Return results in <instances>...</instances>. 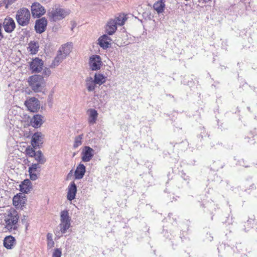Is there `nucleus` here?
Wrapping results in <instances>:
<instances>
[{"label":"nucleus","mask_w":257,"mask_h":257,"mask_svg":"<svg viewBox=\"0 0 257 257\" xmlns=\"http://www.w3.org/2000/svg\"><path fill=\"white\" fill-rule=\"evenodd\" d=\"M71 218L69 215L68 211L63 210L60 213V223L59 225L61 234L65 233L71 226Z\"/></svg>","instance_id":"5"},{"label":"nucleus","mask_w":257,"mask_h":257,"mask_svg":"<svg viewBox=\"0 0 257 257\" xmlns=\"http://www.w3.org/2000/svg\"><path fill=\"white\" fill-rule=\"evenodd\" d=\"M35 148H32L30 146H29L26 149L25 153L26 155L30 157H33L36 153V152L34 150Z\"/></svg>","instance_id":"33"},{"label":"nucleus","mask_w":257,"mask_h":257,"mask_svg":"<svg viewBox=\"0 0 257 257\" xmlns=\"http://www.w3.org/2000/svg\"><path fill=\"white\" fill-rule=\"evenodd\" d=\"M83 135H80L75 138L74 142L73 144V148L76 149L79 146H81L82 144V140L83 139Z\"/></svg>","instance_id":"32"},{"label":"nucleus","mask_w":257,"mask_h":257,"mask_svg":"<svg viewBox=\"0 0 257 257\" xmlns=\"http://www.w3.org/2000/svg\"><path fill=\"white\" fill-rule=\"evenodd\" d=\"M19 216L18 211L11 208L4 214L5 228L10 232L16 231L19 227Z\"/></svg>","instance_id":"1"},{"label":"nucleus","mask_w":257,"mask_h":257,"mask_svg":"<svg viewBox=\"0 0 257 257\" xmlns=\"http://www.w3.org/2000/svg\"><path fill=\"white\" fill-rule=\"evenodd\" d=\"M26 197L18 195H15L13 199V205L17 208H22L26 204Z\"/></svg>","instance_id":"17"},{"label":"nucleus","mask_w":257,"mask_h":257,"mask_svg":"<svg viewBox=\"0 0 257 257\" xmlns=\"http://www.w3.org/2000/svg\"><path fill=\"white\" fill-rule=\"evenodd\" d=\"M211 0H199V2L200 3H206L208 2L209 1H210Z\"/></svg>","instance_id":"39"},{"label":"nucleus","mask_w":257,"mask_h":257,"mask_svg":"<svg viewBox=\"0 0 257 257\" xmlns=\"http://www.w3.org/2000/svg\"><path fill=\"white\" fill-rule=\"evenodd\" d=\"M2 25L5 31L8 33H12L16 27L15 21L9 16H7L5 18Z\"/></svg>","instance_id":"8"},{"label":"nucleus","mask_w":257,"mask_h":257,"mask_svg":"<svg viewBox=\"0 0 257 257\" xmlns=\"http://www.w3.org/2000/svg\"><path fill=\"white\" fill-rule=\"evenodd\" d=\"M165 7V5L163 0L157 1L153 5L154 10L157 12L158 14L162 13L164 10Z\"/></svg>","instance_id":"28"},{"label":"nucleus","mask_w":257,"mask_h":257,"mask_svg":"<svg viewBox=\"0 0 257 257\" xmlns=\"http://www.w3.org/2000/svg\"><path fill=\"white\" fill-rule=\"evenodd\" d=\"M51 74V71L48 68H45L43 71V75L44 76L48 77Z\"/></svg>","instance_id":"36"},{"label":"nucleus","mask_w":257,"mask_h":257,"mask_svg":"<svg viewBox=\"0 0 257 257\" xmlns=\"http://www.w3.org/2000/svg\"><path fill=\"white\" fill-rule=\"evenodd\" d=\"M94 154V151L93 149L89 146H85L81 152L82 161L84 162H88L90 161Z\"/></svg>","instance_id":"11"},{"label":"nucleus","mask_w":257,"mask_h":257,"mask_svg":"<svg viewBox=\"0 0 257 257\" xmlns=\"http://www.w3.org/2000/svg\"><path fill=\"white\" fill-rule=\"evenodd\" d=\"M25 104L28 110L32 112L37 111L40 107L39 100L35 97H31L27 100Z\"/></svg>","instance_id":"9"},{"label":"nucleus","mask_w":257,"mask_h":257,"mask_svg":"<svg viewBox=\"0 0 257 257\" xmlns=\"http://www.w3.org/2000/svg\"><path fill=\"white\" fill-rule=\"evenodd\" d=\"M88 64L91 70L97 71L100 69L103 63L100 56L93 55L89 58Z\"/></svg>","instance_id":"6"},{"label":"nucleus","mask_w":257,"mask_h":257,"mask_svg":"<svg viewBox=\"0 0 257 257\" xmlns=\"http://www.w3.org/2000/svg\"><path fill=\"white\" fill-rule=\"evenodd\" d=\"M50 245H51V246H53V245H52V242H51V241H49V242H48V246H50Z\"/></svg>","instance_id":"41"},{"label":"nucleus","mask_w":257,"mask_h":257,"mask_svg":"<svg viewBox=\"0 0 257 257\" xmlns=\"http://www.w3.org/2000/svg\"><path fill=\"white\" fill-rule=\"evenodd\" d=\"M40 168V166L38 164H32V165L29 168V173L31 180L35 181L38 179L37 174L36 172L38 169Z\"/></svg>","instance_id":"21"},{"label":"nucleus","mask_w":257,"mask_h":257,"mask_svg":"<svg viewBox=\"0 0 257 257\" xmlns=\"http://www.w3.org/2000/svg\"><path fill=\"white\" fill-rule=\"evenodd\" d=\"M32 16L35 18H39L45 13V8L38 3H34L31 6Z\"/></svg>","instance_id":"10"},{"label":"nucleus","mask_w":257,"mask_h":257,"mask_svg":"<svg viewBox=\"0 0 257 257\" xmlns=\"http://www.w3.org/2000/svg\"><path fill=\"white\" fill-rule=\"evenodd\" d=\"M86 172L85 166L81 163H80L76 168L74 172V177L75 179H82Z\"/></svg>","instance_id":"20"},{"label":"nucleus","mask_w":257,"mask_h":257,"mask_svg":"<svg viewBox=\"0 0 257 257\" xmlns=\"http://www.w3.org/2000/svg\"><path fill=\"white\" fill-rule=\"evenodd\" d=\"M105 29L106 33L109 35H112L117 30V26L112 19H109L107 22Z\"/></svg>","instance_id":"18"},{"label":"nucleus","mask_w":257,"mask_h":257,"mask_svg":"<svg viewBox=\"0 0 257 257\" xmlns=\"http://www.w3.org/2000/svg\"><path fill=\"white\" fill-rule=\"evenodd\" d=\"M111 41V39L107 35L105 34L99 38L98 39V44L100 47L105 49L109 47Z\"/></svg>","instance_id":"15"},{"label":"nucleus","mask_w":257,"mask_h":257,"mask_svg":"<svg viewBox=\"0 0 257 257\" xmlns=\"http://www.w3.org/2000/svg\"><path fill=\"white\" fill-rule=\"evenodd\" d=\"M17 0H3V3L5 5V8L8 9L9 6L15 3Z\"/></svg>","instance_id":"35"},{"label":"nucleus","mask_w":257,"mask_h":257,"mask_svg":"<svg viewBox=\"0 0 257 257\" xmlns=\"http://www.w3.org/2000/svg\"><path fill=\"white\" fill-rule=\"evenodd\" d=\"M72 170H71L70 172L69 173L68 175L70 174V173H72Z\"/></svg>","instance_id":"43"},{"label":"nucleus","mask_w":257,"mask_h":257,"mask_svg":"<svg viewBox=\"0 0 257 257\" xmlns=\"http://www.w3.org/2000/svg\"><path fill=\"white\" fill-rule=\"evenodd\" d=\"M15 244L16 239L11 235L6 237L4 240V245L7 249L13 248Z\"/></svg>","instance_id":"23"},{"label":"nucleus","mask_w":257,"mask_h":257,"mask_svg":"<svg viewBox=\"0 0 257 257\" xmlns=\"http://www.w3.org/2000/svg\"><path fill=\"white\" fill-rule=\"evenodd\" d=\"M35 160L37 162V164L43 165L46 162V159L44 156L41 151H38L33 157Z\"/></svg>","instance_id":"26"},{"label":"nucleus","mask_w":257,"mask_h":257,"mask_svg":"<svg viewBox=\"0 0 257 257\" xmlns=\"http://www.w3.org/2000/svg\"><path fill=\"white\" fill-rule=\"evenodd\" d=\"M30 18V12L26 8H21L17 12L16 21L18 24L22 27L27 26L29 24Z\"/></svg>","instance_id":"4"},{"label":"nucleus","mask_w":257,"mask_h":257,"mask_svg":"<svg viewBox=\"0 0 257 257\" xmlns=\"http://www.w3.org/2000/svg\"><path fill=\"white\" fill-rule=\"evenodd\" d=\"M44 63L39 58H35L30 63V70L32 73H38L43 69Z\"/></svg>","instance_id":"7"},{"label":"nucleus","mask_w":257,"mask_h":257,"mask_svg":"<svg viewBox=\"0 0 257 257\" xmlns=\"http://www.w3.org/2000/svg\"><path fill=\"white\" fill-rule=\"evenodd\" d=\"M65 58H66L63 56L62 54L58 52L57 56L55 57L51 64V67L55 68L56 66H58Z\"/></svg>","instance_id":"27"},{"label":"nucleus","mask_w":257,"mask_h":257,"mask_svg":"<svg viewBox=\"0 0 257 257\" xmlns=\"http://www.w3.org/2000/svg\"><path fill=\"white\" fill-rule=\"evenodd\" d=\"M48 21L45 17L37 20L35 22V30L37 33L41 34L45 31Z\"/></svg>","instance_id":"12"},{"label":"nucleus","mask_w":257,"mask_h":257,"mask_svg":"<svg viewBox=\"0 0 257 257\" xmlns=\"http://www.w3.org/2000/svg\"><path fill=\"white\" fill-rule=\"evenodd\" d=\"M43 135L41 132L35 133L32 138V145L35 148L43 143Z\"/></svg>","instance_id":"19"},{"label":"nucleus","mask_w":257,"mask_h":257,"mask_svg":"<svg viewBox=\"0 0 257 257\" xmlns=\"http://www.w3.org/2000/svg\"><path fill=\"white\" fill-rule=\"evenodd\" d=\"M50 1L51 0H40V1L44 4H47L50 2Z\"/></svg>","instance_id":"40"},{"label":"nucleus","mask_w":257,"mask_h":257,"mask_svg":"<svg viewBox=\"0 0 257 257\" xmlns=\"http://www.w3.org/2000/svg\"><path fill=\"white\" fill-rule=\"evenodd\" d=\"M47 238L48 241L52 242V245H53L54 243L52 238V234L50 233H48L47 235Z\"/></svg>","instance_id":"37"},{"label":"nucleus","mask_w":257,"mask_h":257,"mask_svg":"<svg viewBox=\"0 0 257 257\" xmlns=\"http://www.w3.org/2000/svg\"><path fill=\"white\" fill-rule=\"evenodd\" d=\"M96 84H97L91 77H89L86 78V87L88 91L91 92L94 91L96 88Z\"/></svg>","instance_id":"24"},{"label":"nucleus","mask_w":257,"mask_h":257,"mask_svg":"<svg viewBox=\"0 0 257 257\" xmlns=\"http://www.w3.org/2000/svg\"><path fill=\"white\" fill-rule=\"evenodd\" d=\"M72 48V43H68L62 46L61 49L58 51V53L62 54L66 58L71 52Z\"/></svg>","instance_id":"22"},{"label":"nucleus","mask_w":257,"mask_h":257,"mask_svg":"<svg viewBox=\"0 0 257 257\" xmlns=\"http://www.w3.org/2000/svg\"><path fill=\"white\" fill-rule=\"evenodd\" d=\"M70 13L69 10L55 5L48 10L47 17L50 22H56L65 19Z\"/></svg>","instance_id":"2"},{"label":"nucleus","mask_w":257,"mask_h":257,"mask_svg":"<svg viewBox=\"0 0 257 257\" xmlns=\"http://www.w3.org/2000/svg\"><path fill=\"white\" fill-rule=\"evenodd\" d=\"M86 113L88 115V122L90 125H93L96 123L98 113L96 110L93 108H89Z\"/></svg>","instance_id":"13"},{"label":"nucleus","mask_w":257,"mask_h":257,"mask_svg":"<svg viewBox=\"0 0 257 257\" xmlns=\"http://www.w3.org/2000/svg\"><path fill=\"white\" fill-rule=\"evenodd\" d=\"M44 117L40 114H35L31 119V125L35 128L40 127L44 123Z\"/></svg>","instance_id":"16"},{"label":"nucleus","mask_w":257,"mask_h":257,"mask_svg":"<svg viewBox=\"0 0 257 257\" xmlns=\"http://www.w3.org/2000/svg\"><path fill=\"white\" fill-rule=\"evenodd\" d=\"M106 80V77L103 74L100 73L95 74L94 80L97 84L100 85L105 83Z\"/></svg>","instance_id":"29"},{"label":"nucleus","mask_w":257,"mask_h":257,"mask_svg":"<svg viewBox=\"0 0 257 257\" xmlns=\"http://www.w3.org/2000/svg\"><path fill=\"white\" fill-rule=\"evenodd\" d=\"M2 23H0V42L4 38V35L2 32Z\"/></svg>","instance_id":"38"},{"label":"nucleus","mask_w":257,"mask_h":257,"mask_svg":"<svg viewBox=\"0 0 257 257\" xmlns=\"http://www.w3.org/2000/svg\"><path fill=\"white\" fill-rule=\"evenodd\" d=\"M4 5H5V4H4L3 3V1L0 3V7L4 6Z\"/></svg>","instance_id":"42"},{"label":"nucleus","mask_w":257,"mask_h":257,"mask_svg":"<svg viewBox=\"0 0 257 257\" xmlns=\"http://www.w3.org/2000/svg\"><path fill=\"white\" fill-rule=\"evenodd\" d=\"M28 45V49L31 54H36L38 52L39 48L38 42L31 41Z\"/></svg>","instance_id":"25"},{"label":"nucleus","mask_w":257,"mask_h":257,"mask_svg":"<svg viewBox=\"0 0 257 257\" xmlns=\"http://www.w3.org/2000/svg\"><path fill=\"white\" fill-rule=\"evenodd\" d=\"M31 182L29 180H25L23 183L20 185L21 191L24 193H27L31 188Z\"/></svg>","instance_id":"30"},{"label":"nucleus","mask_w":257,"mask_h":257,"mask_svg":"<svg viewBox=\"0 0 257 257\" xmlns=\"http://www.w3.org/2000/svg\"><path fill=\"white\" fill-rule=\"evenodd\" d=\"M62 254L61 250L60 248H56L54 250L52 257H61Z\"/></svg>","instance_id":"34"},{"label":"nucleus","mask_w":257,"mask_h":257,"mask_svg":"<svg viewBox=\"0 0 257 257\" xmlns=\"http://www.w3.org/2000/svg\"><path fill=\"white\" fill-rule=\"evenodd\" d=\"M28 82L31 89L35 92L42 91L46 82L43 76L35 74L28 78Z\"/></svg>","instance_id":"3"},{"label":"nucleus","mask_w":257,"mask_h":257,"mask_svg":"<svg viewBox=\"0 0 257 257\" xmlns=\"http://www.w3.org/2000/svg\"><path fill=\"white\" fill-rule=\"evenodd\" d=\"M112 20L115 22L116 26H122L126 20L123 16L119 15L118 17H114Z\"/></svg>","instance_id":"31"},{"label":"nucleus","mask_w":257,"mask_h":257,"mask_svg":"<svg viewBox=\"0 0 257 257\" xmlns=\"http://www.w3.org/2000/svg\"><path fill=\"white\" fill-rule=\"evenodd\" d=\"M77 192V186L74 182H71L68 187L67 198L69 201H72L75 198Z\"/></svg>","instance_id":"14"}]
</instances>
